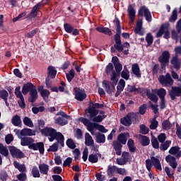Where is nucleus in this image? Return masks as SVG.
<instances>
[{
    "label": "nucleus",
    "mask_w": 181,
    "mask_h": 181,
    "mask_svg": "<svg viewBox=\"0 0 181 181\" xmlns=\"http://www.w3.org/2000/svg\"><path fill=\"white\" fill-rule=\"evenodd\" d=\"M151 145L154 149H159V141L155 136L151 137Z\"/></svg>",
    "instance_id": "052dcab7"
},
{
    "label": "nucleus",
    "mask_w": 181,
    "mask_h": 181,
    "mask_svg": "<svg viewBox=\"0 0 181 181\" xmlns=\"http://www.w3.org/2000/svg\"><path fill=\"white\" fill-rule=\"evenodd\" d=\"M146 42H147L146 47L152 46V43H153V35L151 33L146 34Z\"/></svg>",
    "instance_id": "603ef678"
},
{
    "label": "nucleus",
    "mask_w": 181,
    "mask_h": 181,
    "mask_svg": "<svg viewBox=\"0 0 181 181\" xmlns=\"http://www.w3.org/2000/svg\"><path fill=\"white\" fill-rule=\"evenodd\" d=\"M170 59V52L165 50L162 52L161 56L158 57V62L160 63V67L163 69H166V66L169 64V59Z\"/></svg>",
    "instance_id": "0eeeda50"
},
{
    "label": "nucleus",
    "mask_w": 181,
    "mask_h": 181,
    "mask_svg": "<svg viewBox=\"0 0 181 181\" xmlns=\"http://www.w3.org/2000/svg\"><path fill=\"white\" fill-rule=\"evenodd\" d=\"M30 149L39 151L40 153L43 155V153H45V144L43 142L33 143V144L30 146Z\"/></svg>",
    "instance_id": "a211bd4d"
},
{
    "label": "nucleus",
    "mask_w": 181,
    "mask_h": 181,
    "mask_svg": "<svg viewBox=\"0 0 181 181\" xmlns=\"http://www.w3.org/2000/svg\"><path fill=\"white\" fill-rule=\"evenodd\" d=\"M31 174L33 175V177L35 178L40 177V171H39V168H37V166H33V168L31 170Z\"/></svg>",
    "instance_id": "de8ad7c7"
},
{
    "label": "nucleus",
    "mask_w": 181,
    "mask_h": 181,
    "mask_svg": "<svg viewBox=\"0 0 181 181\" xmlns=\"http://www.w3.org/2000/svg\"><path fill=\"white\" fill-rule=\"evenodd\" d=\"M127 115H129V118H130L131 122H133V124H136V122L138 121V113L131 112L127 113Z\"/></svg>",
    "instance_id": "09e8293b"
},
{
    "label": "nucleus",
    "mask_w": 181,
    "mask_h": 181,
    "mask_svg": "<svg viewBox=\"0 0 181 181\" xmlns=\"http://www.w3.org/2000/svg\"><path fill=\"white\" fill-rule=\"evenodd\" d=\"M117 172V166L115 165H108L107 169V175L109 177H112L114 174Z\"/></svg>",
    "instance_id": "c03bdc74"
},
{
    "label": "nucleus",
    "mask_w": 181,
    "mask_h": 181,
    "mask_svg": "<svg viewBox=\"0 0 181 181\" xmlns=\"http://www.w3.org/2000/svg\"><path fill=\"white\" fill-rule=\"evenodd\" d=\"M30 97H28V103H35L36 101V100H37L38 98V95H37V90L34 89L33 90H31V92H30Z\"/></svg>",
    "instance_id": "c9c22d12"
},
{
    "label": "nucleus",
    "mask_w": 181,
    "mask_h": 181,
    "mask_svg": "<svg viewBox=\"0 0 181 181\" xmlns=\"http://www.w3.org/2000/svg\"><path fill=\"white\" fill-rule=\"evenodd\" d=\"M95 141L97 144H104L105 143V134L101 133H97L95 134Z\"/></svg>",
    "instance_id": "a18cd8bd"
},
{
    "label": "nucleus",
    "mask_w": 181,
    "mask_h": 181,
    "mask_svg": "<svg viewBox=\"0 0 181 181\" xmlns=\"http://www.w3.org/2000/svg\"><path fill=\"white\" fill-rule=\"evenodd\" d=\"M168 152L170 155H175V158H177V159L181 158V151L180 147L179 146L171 147Z\"/></svg>",
    "instance_id": "bb28decb"
},
{
    "label": "nucleus",
    "mask_w": 181,
    "mask_h": 181,
    "mask_svg": "<svg viewBox=\"0 0 181 181\" xmlns=\"http://www.w3.org/2000/svg\"><path fill=\"white\" fill-rule=\"evenodd\" d=\"M127 148H129V152L131 153H134L136 152L137 148L135 146V141H134V139H129L127 141Z\"/></svg>",
    "instance_id": "f704fd0d"
},
{
    "label": "nucleus",
    "mask_w": 181,
    "mask_h": 181,
    "mask_svg": "<svg viewBox=\"0 0 181 181\" xmlns=\"http://www.w3.org/2000/svg\"><path fill=\"white\" fill-rule=\"evenodd\" d=\"M11 123L14 127H20L22 125V120L21 119V116L16 115L11 119Z\"/></svg>",
    "instance_id": "79ce46f5"
},
{
    "label": "nucleus",
    "mask_w": 181,
    "mask_h": 181,
    "mask_svg": "<svg viewBox=\"0 0 181 181\" xmlns=\"http://www.w3.org/2000/svg\"><path fill=\"white\" fill-rule=\"evenodd\" d=\"M138 13L139 16H144L146 21H147L148 23L152 22V14L151 13L149 8H148L146 6H142L139 9Z\"/></svg>",
    "instance_id": "1a4fd4ad"
},
{
    "label": "nucleus",
    "mask_w": 181,
    "mask_h": 181,
    "mask_svg": "<svg viewBox=\"0 0 181 181\" xmlns=\"http://www.w3.org/2000/svg\"><path fill=\"white\" fill-rule=\"evenodd\" d=\"M152 165L154 166V168H156V169H158V170H162V165L160 164V160H159L158 158L152 156L151 157V160H146V166L148 172H151V170H152Z\"/></svg>",
    "instance_id": "39448f33"
},
{
    "label": "nucleus",
    "mask_w": 181,
    "mask_h": 181,
    "mask_svg": "<svg viewBox=\"0 0 181 181\" xmlns=\"http://www.w3.org/2000/svg\"><path fill=\"white\" fill-rule=\"evenodd\" d=\"M127 13L130 19V22H132V23H134V21H135V15H136V11H135V8H134L132 4L129 5L127 8Z\"/></svg>",
    "instance_id": "a878e982"
},
{
    "label": "nucleus",
    "mask_w": 181,
    "mask_h": 181,
    "mask_svg": "<svg viewBox=\"0 0 181 181\" xmlns=\"http://www.w3.org/2000/svg\"><path fill=\"white\" fill-rule=\"evenodd\" d=\"M102 84H103V87L105 88L106 93L109 94V95H112V93L115 91V86L117 85H114L112 82H110L107 80H104L102 82Z\"/></svg>",
    "instance_id": "9b49d317"
},
{
    "label": "nucleus",
    "mask_w": 181,
    "mask_h": 181,
    "mask_svg": "<svg viewBox=\"0 0 181 181\" xmlns=\"http://www.w3.org/2000/svg\"><path fill=\"white\" fill-rule=\"evenodd\" d=\"M14 132H16L18 136L20 135L21 136H33V135H36V132L29 128L23 129L21 132L19 130L14 129Z\"/></svg>",
    "instance_id": "ddd939ff"
},
{
    "label": "nucleus",
    "mask_w": 181,
    "mask_h": 181,
    "mask_svg": "<svg viewBox=\"0 0 181 181\" xmlns=\"http://www.w3.org/2000/svg\"><path fill=\"white\" fill-rule=\"evenodd\" d=\"M177 20V9L175 8L173 12L172 15L169 18V21L171 23L176 22Z\"/></svg>",
    "instance_id": "bf43d9fd"
},
{
    "label": "nucleus",
    "mask_w": 181,
    "mask_h": 181,
    "mask_svg": "<svg viewBox=\"0 0 181 181\" xmlns=\"http://www.w3.org/2000/svg\"><path fill=\"white\" fill-rule=\"evenodd\" d=\"M57 151H59V144H57V142L49 146V148L47 149V152H57Z\"/></svg>",
    "instance_id": "338daca9"
},
{
    "label": "nucleus",
    "mask_w": 181,
    "mask_h": 181,
    "mask_svg": "<svg viewBox=\"0 0 181 181\" xmlns=\"http://www.w3.org/2000/svg\"><path fill=\"white\" fill-rule=\"evenodd\" d=\"M120 124L124 127H131V125H132V122H131V119L129 118L128 113L120 119Z\"/></svg>",
    "instance_id": "e433bc0d"
},
{
    "label": "nucleus",
    "mask_w": 181,
    "mask_h": 181,
    "mask_svg": "<svg viewBox=\"0 0 181 181\" xmlns=\"http://www.w3.org/2000/svg\"><path fill=\"white\" fill-rule=\"evenodd\" d=\"M127 135H129V133H121L117 136V142L125 145L127 144Z\"/></svg>",
    "instance_id": "58836bf2"
},
{
    "label": "nucleus",
    "mask_w": 181,
    "mask_h": 181,
    "mask_svg": "<svg viewBox=\"0 0 181 181\" xmlns=\"http://www.w3.org/2000/svg\"><path fill=\"white\" fill-rule=\"evenodd\" d=\"M129 70L127 68V66H124V69L121 72V77L124 80H129Z\"/></svg>",
    "instance_id": "49530a36"
},
{
    "label": "nucleus",
    "mask_w": 181,
    "mask_h": 181,
    "mask_svg": "<svg viewBox=\"0 0 181 181\" xmlns=\"http://www.w3.org/2000/svg\"><path fill=\"white\" fill-rule=\"evenodd\" d=\"M45 5H46V3H43V1H42L41 2H39L35 6H34L30 13L27 15V21H33V19L37 16V11L40 9V6H43Z\"/></svg>",
    "instance_id": "6e6552de"
},
{
    "label": "nucleus",
    "mask_w": 181,
    "mask_h": 181,
    "mask_svg": "<svg viewBox=\"0 0 181 181\" xmlns=\"http://www.w3.org/2000/svg\"><path fill=\"white\" fill-rule=\"evenodd\" d=\"M13 165L21 173H26V165L25 164H20L18 161H13Z\"/></svg>",
    "instance_id": "4c0bfd02"
},
{
    "label": "nucleus",
    "mask_w": 181,
    "mask_h": 181,
    "mask_svg": "<svg viewBox=\"0 0 181 181\" xmlns=\"http://www.w3.org/2000/svg\"><path fill=\"white\" fill-rule=\"evenodd\" d=\"M112 146L116 152V155L117 156H121V154L122 153V144H121L118 141H113Z\"/></svg>",
    "instance_id": "393cba45"
},
{
    "label": "nucleus",
    "mask_w": 181,
    "mask_h": 181,
    "mask_svg": "<svg viewBox=\"0 0 181 181\" xmlns=\"http://www.w3.org/2000/svg\"><path fill=\"white\" fill-rule=\"evenodd\" d=\"M95 30H97V32H100V33H103L107 36H112V31L107 27L98 26L95 28Z\"/></svg>",
    "instance_id": "cd10ccee"
},
{
    "label": "nucleus",
    "mask_w": 181,
    "mask_h": 181,
    "mask_svg": "<svg viewBox=\"0 0 181 181\" xmlns=\"http://www.w3.org/2000/svg\"><path fill=\"white\" fill-rule=\"evenodd\" d=\"M157 95H158L160 100L165 99V97H166V90L163 88L158 89Z\"/></svg>",
    "instance_id": "13d9d810"
},
{
    "label": "nucleus",
    "mask_w": 181,
    "mask_h": 181,
    "mask_svg": "<svg viewBox=\"0 0 181 181\" xmlns=\"http://www.w3.org/2000/svg\"><path fill=\"white\" fill-rule=\"evenodd\" d=\"M38 91L40 93L41 97L46 102H49V96L50 95V91L47 89H43V86H40Z\"/></svg>",
    "instance_id": "5701e85b"
},
{
    "label": "nucleus",
    "mask_w": 181,
    "mask_h": 181,
    "mask_svg": "<svg viewBox=\"0 0 181 181\" xmlns=\"http://www.w3.org/2000/svg\"><path fill=\"white\" fill-rule=\"evenodd\" d=\"M159 125V122L156 120V116H154L153 119L151 121V124L149 126L150 129H156Z\"/></svg>",
    "instance_id": "6e6d98bb"
},
{
    "label": "nucleus",
    "mask_w": 181,
    "mask_h": 181,
    "mask_svg": "<svg viewBox=\"0 0 181 181\" xmlns=\"http://www.w3.org/2000/svg\"><path fill=\"white\" fill-rule=\"evenodd\" d=\"M64 29L66 33H71L72 36H78L80 35V31L77 28H74L73 25L70 23H64Z\"/></svg>",
    "instance_id": "2eb2a0df"
},
{
    "label": "nucleus",
    "mask_w": 181,
    "mask_h": 181,
    "mask_svg": "<svg viewBox=\"0 0 181 181\" xmlns=\"http://www.w3.org/2000/svg\"><path fill=\"white\" fill-rule=\"evenodd\" d=\"M160 84H165V86H172L173 84V79L170 74L168 73L166 75H160L158 78Z\"/></svg>",
    "instance_id": "f8f14e48"
},
{
    "label": "nucleus",
    "mask_w": 181,
    "mask_h": 181,
    "mask_svg": "<svg viewBox=\"0 0 181 181\" xmlns=\"http://www.w3.org/2000/svg\"><path fill=\"white\" fill-rule=\"evenodd\" d=\"M41 134L43 136H46L48 138L49 142H53V141L57 139L59 135H60L61 132H57V130L53 127H46L42 129H40Z\"/></svg>",
    "instance_id": "f03ea898"
},
{
    "label": "nucleus",
    "mask_w": 181,
    "mask_h": 181,
    "mask_svg": "<svg viewBox=\"0 0 181 181\" xmlns=\"http://www.w3.org/2000/svg\"><path fill=\"white\" fill-rule=\"evenodd\" d=\"M102 155L100 153H91L88 156V162L90 163H97L98 162V158H101Z\"/></svg>",
    "instance_id": "473e14b6"
},
{
    "label": "nucleus",
    "mask_w": 181,
    "mask_h": 181,
    "mask_svg": "<svg viewBox=\"0 0 181 181\" xmlns=\"http://www.w3.org/2000/svg\"><path fill=\"white\" fill-rule=\"evenodd\" d=\"M56 141H57V145H59V144H60V146H62V148L64 147V136L63 135V134H60L59 135V136L55 139Z\"/></svg>",
    "instance_id": "4d7b16f0"
},
{
    "label": "nucleus",
    "mask_w": 181,
    "mask_h": 181,
    "mask_svg": "<svg viewBox=\"0 0 181 181\" xmlns=\"http://www.w3.org/2000/svg\"><path fill=\"white\" fill-rule=\"evenodd\" d=\"M170 24H169V23L162 24L156 33V37H162V35H164V39H169L170 37Z\"/></svg>",
    "instance_id": "20e7f679"
},
{
    "label": "nucleus",
    "mask_w": 181,
    "mask_h": 181,
    "mask_svg": "<svg viewBox=\"0 0 181 181\" xmlns=\"http://www.w3.org/2000/svg\"><path fill=\"white\" fill-rule=\"evenodd\" d=\"M38 169L41 175H49V165L43 163L38 165Z\"/></svg>",
    "instance_id": "2f4dec72"
},
{
    "label": "nucleus",
    "mask_w": 181,
    "mask_h": 181,
    "mask_svg": "<svg viewBox=\"0 0 181 181\" xmlns=\"http://www.w3.org/2000/svg\"><path fill=\"white\" fill-rule=\"evenodd\" d=\"M68 119L64 117H59L58 118L55 119V124H58V125H61V127H64V125H67L69 124Z\"/></svg>",
    "instance_id": "37998d69"
},
{
    "label": "nucleus",
    "mask_w": 181,
    "mask_h": 181,
    "mask_svg": "<svg viewBox=\"0 0 181 181\" xmlns=\"http://www.w3.org/2000/svg\"><path fill=\"white\" fill-rule=\"evenodd\" d=\"M112 63H113L115 66L116 73L119 74L122 71V64L119 62V59H118L117 56L112 57Z\"/></svg>",
    "instance_id": "4be33fe9"
},
{
    "label": "nucleus",
    "mask_w": 181,
    "mask_h": 181,
    "mask_svg": "<svg viewBox=\"0 0 181 181\" xmlns=\"http://www.w3.org/2000/svg\"><path fill=\"white\" fill-rule=\"evenodd\" d=\"M170 144H172V141L170 140H167L163 143H161L160 150L163 151H168V148L170 146Z\"/></svg>",
    "instance_id": "8fccbe9b"
},
{
    "label": "nucleus",
    "mask_w": 181,
    "mask_h": 181,
    "mask_svg": "<svg viewBox=\"0 0 181 181\" xmlns=\"http://www.w3.org/2000/svg\"><path fill=\"white\" fill-rule=\"evenodd\" d=\"M86 116L90 121H93V122H103V120L106 117L105 115L91 116V114L90 113H86Z\"/></svg>",
    "instance_id": "c756f323"
},
{
    "label": "nucleus",
    "mask_w": 181,
    "mask_h": 181,
    "mask_svg": "<svg viewBox=\"0 0 181 181\" xmlns=\"http://www.w3.org/2000/svg\"><path fill=\"white\" fill-rule=\"evenodd\" d=\"M114 71V64L112 63H109L106 67H105V73L107 74H111V72L112 73Z\"/></svg>",
    "instance_id": "69168bd1"
},
{
    "label": "nucleus",
    "mask_w": 181,
    "mask_h": 181,
    "mask_svg": "<svg viewBox=\"0 0 181 181\" xmlns=\"http://www.w3.org/2000/svg\"><path fill=\"white\" fill-rule=\"evenodd\" d=\"M132 71L136 77L138 78H141V69H139V65L138 64H134L132 66Z\"/></svg>",
    "instance_id": "7c9ffc66"
},
{
    "label": "nucleus",
    "mask_w": 181,
    "mask_h": 181,
    "mask_svg": "<svg viewBox=\"0 0 181 181\" xmlns=\"http://www.w3.org/2000/svg\"><path fill=\"white\" fill-rule=\"evenodd\" d=\"M115 40V47L116 48V50L121 53L124 52V49H129L131 47V45H129V42H125L124 44H122V41H121V35H116V37H114Z\"/></svg>",
    "instance_id": "7ed1b4c3"
},
{
    "label": "nucleus",
    "mask_w": 181,
    "mask_h": 181,
    "mask_svg": "<svg viewBox=\"0 0 181 181\" xmlns=\"http://www.w3.org/2000/svg\"><path fill=\"white\" fill-rule=\"evenodd\" d=\"M0 153L4 156H8L9 155V151L6 146H4L2 143H0Z\"/></svg>",
    "instance_id": "5fc2aeb1"
},
{
    "label": "nucleus",
    "mask_w": 181,
    "mask_h": 181,
    "mask_svg": "<svg viewBox=\"0 0 181 181\" xmlns=\"http://www.w3.org/2000/svg\"><path fill=\"white\" fill-rule=\"evenodd\" d=\"M14 94L16 95L17 98H19L21 101H18V105L21 108H25L26 104L25 103V98L23 95H22V92H21V86H17L15 89Z\"/></svg>",
    "instance_id": "4468645a"
},
{
    "label": "nucleus",
    "mask_w": 181,
    "mask_h": 181,
    "mask_svg": "<svg viewBox=\"0 0 181 181\" xmlns=\"http://www.w3.org/2000/svg\"><path fill=\"white\" fill-rule=\"evenodd\" d=\"M165 160L173 169H176L177 168V161H176V158L175 156L168 155L165 157Z\"/></svg>",
    "instance_id": "b1692460"
},
{
    "label": "nucleus",
    "mask_w": 181,
    "mask_h": 181,
    "mask_svg": "<svg viewBox=\"0 0 181 181\" xmlns=\"http://www.w3.org/2000/svg\"><path fill=\"white\" fill-rule=\"evenodd\" d=\"M18 138L21 139V146H28V149H30V146L33 144V143L35 142V139H33L32 137H21V136L18 135Z\"/></svg>",
    "instance_id": "aec40b11"
},
{
    "label": "nucleus",
    "mask_w": 181,
    "mask_h": 181,
    "mask_svg": "<svg viewBox=\"0 0 181 181\" xmlns=\"http://www.w3.org/2000/svg\"><path fill=\"white\" fill-rule=\"evenodd\" d=\"M113 23H115L116 25V34L114 35V37L119 36L121 35V21H119V18H118L117 16H115Z\"/></svg>",
    "instance_id": "72a5a7b5"
},
{
    "label": "nucleus",
    "mask_w": 181,
    "mask_h": 181,
    "mask_svg": "<svg viewBox=\"0 0 181 181\" xmlns=\"http://www.w3.org/2000/svg\"><path fill=\"white\" fill-rule=\"evenodd\" d=\"M8 150L12 158H17L18 159H22V158H25V154L23 152L13 146H9Z\"/></svg>",
    "instance_id": "9d476101"
},
{
    "label": "nucleus",
    "mask_w": 181,
    "mask_h": 181,
    "mask_svg": "<svg viewBox=\"0 0 181 181\" xmlns=\"http://www.w3.org/2000/svg\"><path fill=\"white\" fill-rule=\"evenodd\" d=\"M36 89V86L33 85L32 83H27L23 86L22 93L23 95H27L28 93H31Z\"/></svg>",
    "instance_id": "412c9836"
},
{
    "label": "nucleus",
    "mask_w": 181,
    "mask_h": 181,
    "mask_svg": "<svg viewBox=\"0 0 181 181\" xmlns=\"http://www.w3.org/2000/svg\"><path fill=\"white\" fill-rule=\"evenodd\" d=\"M79 121L82 122L85 127H87V129L89 132H93L94 129H98V131L103 134H107V132H108V129H107L103 125L90 122V119L87 118L80 117Z\"/></svg>",
    "instance_id": "f257e3e1"
},
{
    "label": "nucleus",
    "mask_w": 181,
    "mask_h": 181,
    "mask_svg": "<svg viewBox=\"0 0 181 181\" xmlns=\"http://www.w3.org/2000/svg\"><path fill=\"white\" fill-rule=\"evenodd\" d=\"M47 78H56V74H57V70L53 66H49L47 68Z\"/></svg>",
    "instance_id": "c85d7f7f"
},
{
    "label": "nucleus",
    "mask_w": 181,
    "mask_h": 181,
    "mask_svg": "<svg viewBox=\"0 0 181 181\" xmlns=\"http://www.w3.org/2000/svg\"><path fill=\"white\" fill-rule=\"evenodd\" d=\"M85 145L86 146H93L94 145V140L89 133H86L85 134Z\"/></svg>",
    "instance_id": "ea45409f"
},
{
    "label": "nucleus",
    "mask_w": 181,
    "mask_h": 181,
    "mask_svg": "<svg viewBox=\"0 0 181 181\" xmlns=\"http://www.w3.org/2000/svg\"><path fill=\"white\" fill-rule=\"evenodd\" d=\"M8 97H9V93H8L6 90L3 89L0 90V98L1 100H8Z\"/></svg>",
    "instance_id": "774afa93"
},
{
    "label": "nucleus",
    "mask_w": 181,
    "mask_h": 181,
    "mask_svg": "<svg viewBox=\"0 0 181 181\" xmlns=\"http://www.w3.org/2000/svg\"><path fill=\"white\" fill-rule=\"evenodd\" d=\"M158 89H152L151 93V89H146V94L148 98L151 100V101L156 103H158V100H159L158 95H156V94L158 95Z\"/></svg>",
    "instance_id": "dca6fc26"
},
{
    "label": "nucleus",
    "mask_w": 181,
    "mask_h": 181,
    "mask_svg": "<svg viewBox=\"0 0 181 181\" xmlns=\"http://www.w3.org/2000/svg\"><path fill=\"white\" fill-rule=\"evenodd\" d=\"M172 127V124H170V122L168 119H165L162 123V128L165 131H168L170 128Z\"/></svg>",
    "instance_id": "680f3d73"
},
{
    "label": "nucleus",
    "mask_w": 181,
    "mask_h": 181,
    "mask_svg": "<svg viewBox=\"0 0 181 181\" xmlns=\"http://www.w3.org/2000/svg\"><path fill=\"white\" fill-rule=\"evenodd\" d=\"M66 146L70 149H76V144L72 139H68L66 142Z\"/></svg>",
    "instance_id": "0e129e2a"
},
{
    "label": "nucleus",
    "mask_w": 181,
    "mask_h": 181,
    "mask_svg": "<svg viewBox=\"0 0 181 181\" xmlns=\"http://www.w3.org/2000/svg\"><path fill=\"white\" fill-rule=\"evenodd\" d=\"M141 138V144L142 146H148L151 144V140L147 136L140 135Z\"/></svg>",
    "instance_id": "3c124183"
},
{
    "label": "nucleus",
    "mask_w": 181,
    "mask_h": 181,
    "mask_svg": "<svg viewBox=\"0 0 181 181\" xmlns=\"http://www.w3.org/2000/svg\"><path fill=\"white\" fill-rule=\"evenodd\" d=\"M75 99L77 101H84L87 98V93L84 89L75 90Z\"/></svg>",
    "instance_id": "6ab92c4d"
},
{
    "label": "nucleus",
    "mask_w": 181,
    "mask_h": 181,
    "mask_svg": "<svg viewBox=\"0 0 181 181\" xmlns=\"http://www.w3.org/2000/svg\"><path fill=\"white\" fill-rule=\"evenodd\" d=\"M170 63L175 70H180V62H179V58H177V57H173Z\"/></svg>",
    "instance_id": "a19ab883"
},
{
    "label": "nucleus",
    "mask_w": 181,
    "mask_h": 181,
    "mask_svg": "<svg viewBox=\"0 0 181 181\" xmlns=\"http://www.w3.org/2000/svg\"><path fill=\"white\" fill-rule=\"evenodd\" d=\"M169 95L171 100H176V97H181V86H173L171 90L169 91Z\"/></svg>",
    "instance_id": "f3484780"
},
{
    "label": "nucleus",
    "mask_w": 181,
    "mask_h": 181,
    "mask_svg": "<svg viewBox=\"0 0 181 181\" xmlns=\"http://www.w3.org/2000/svg\"><path fill=\"white\" fill-rule=\"evenodd\" d=\"M76 76V71H74V69H71L69 73L66 74V78L67 79V81H69V83H71V81L73 80V78H74Z\"/></svg>",
    "instance_id": "864d4df0"
},
{
    "label": "nucleus",
    "mask_w": 181,
    "mask_h": 181,
    "mask_svg": "<svg viewBox=\"0 0 181 181\" xmlns=\"http://www.w3.org/2000/svg\"><path fill=\"white\" fill-rule=\"evenodd\" d=\"M90 103L92 105H90L85 110V112L86 114H90L91 117H97V115H98V110H97V109L100 110L104 108V104L93 103L92 101Z\"/></svg>",
    "instance_id": "423d86ee"
},
{
    "label": "nucleus",
    "mask_w": 181,
    "mask_h": 181,
    "mask_svg": "<svg viewBox=\"0 0 181 181\" xmlns=\"http://www.w3.org/2000/svg\"><path fill=\"white\" fill-rule=\"evenodd\" d=\"M23 124L26 125V127H30V128H33V122H32V119L28 117H24Z\"/></svg>",
    "instance_id": "e2e57ef3"
}]
</instances>
